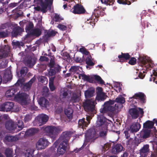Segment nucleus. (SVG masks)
Wrapping results in <instances>:
<instances>
[{
    "instance_id": "obj_1",
    "label": "nucleus",
    "mask_w": 157,
    "mask_h": 157,
    "mask_svg": "<svg viewBox=\"0 0 157 157\" xmlns=\"http://www.w3.org/2000/svg\"><path fill=\"white\" fill-rule=\"evenodd\" d=\"M107 119L103 115H98L96 122V126L101 130L99 133L100 137L103 138H106L107 131Z\"/></svg>"
},
{
    "instance_id": "obj_2",
    "label": "nucleus",
    "mask_w": 157,
    "mask_h": 157,
    "mask_svg": "<svg viewBox=\"0 0 157 157\" xmlns=\"http://www.w3.org/2000/svg\"><path fill=\"white\" fill-rule=\"evenodd\" d=\"M53 1H34V3L36 4V6L34 7L35 10L40 11L43 13L47 11V8L51 9Z\"/></svg>"
},
{
    "instance_id": "obj_3",
    "label": "nucleus",
    "mask_w": 157,
    "mask_h": 157,
    "mask_svg": "<svg viewBox=\"0 0 157 157\" xmlns=\"http://www.w3.org/2000/svg\"><path fill=\"white\" fill-rule=\"evenodd\" d=\"M62 128L60 126L55 127L53 126H48L44 127V130L46 134L52 138L55 137L56 135L63 131Z\"/></svg>"
},
{
    "instance_id": "obj_4",
    "label": "nucleus",
    "mask_w": 157,
    "mask_h": 157,
    "mask_svg": "<svg viewBox=\"0 0 157 157\" xmlns=\"http://www.w3.org/2000/svg\"><path fill=\"white\" fill-rule=\"evenodd\" d=\"M96 133L95 130L93 129L88 130L87 132L85 134V139L84 143L81 147L74 150L75 153L78 152L82 150V148L86 146L88 143L90 142V140L94 138H96Z\"/></svg>"
},
{
    "instance_id": "obj_5",
    "label": "nucleus",
    "mask_w": 157,
    "mask_h": 157,
    "mask_svg": "<svg viewBox=\"0 0 157 157\" xmlns=\"http://www.w3.org/2000/svg\"><path fill=\"white\" fill-rule=\"evenodd\" d=\"M95 102L92 99L86 100L83 103L84 109L89 113L94 112L95 110Z\"/></svg>"
},
{
    "instance_id": "obj_6",
    "label": "nucleus",
    "mask_w": 157,
    "mask_h": 157,
    "mask_svg": "<svg viewBox=\"0 0 157 157\" xmlns=\"http://www.w3.org/2000/svg\"><path fill=\"white\" fill-rule=\"evenodd\" d=\"M72 133V132L70 131H67L63 132L61 134L59 139L56 140L54 144L55 147H56V146L59 144V140H63L62 141L66 142L67 144H68V140L70 139V137Z\"/></svg>"
},
{
    "instance_id": "obj_7",
    "label": "nucleus",
    "mask_w": 157,
    "mask_h": 157,
    "mask_svg": "<svg viewBox=\"0 0 157 157\" xmlns=\"http://www.w3.org/2000/svg\"><path fill=\"white\" fill-rule=\"evenodd\" d=\"M129 113L133 119L137 118L139 116V113L142 115L144 114L143 109L140 107L131 108L129 109Z\"/></svg>"
},
{
    "instance_id": "obj_8",
    "label": "nucleus",
    "mask_w": 157,
    "mask_h": 157,
    "mask_svg": "<svg viewBox=\"0 0 157 157\" xmlns=\"http://www.w3.org/2000/svg\"><path fill=\"white\" fill-rule=\"evenodd\" d=\"M71 11L75 14H81L85 13L86 11L83 6L77 3L71 10Z\"/></svg>"
},
{
    "instance_id": "obj_9",
    "label": "nucleus",
    "mask_w": 157,
    "mask_h": 157,
    "mask_svg": "<svg viewBox=\"0 0 157 157\" xmlns=\"http://www.w3.org/2000/svg\"><path fill=\"white\" fill-rule=\"evenodd\" d=\"M49 144V142L47 139L44 138H40L37 142L36 147L38 150H41L45 149Z\"/></svg>"
},
{
    "instance_id": "obj_10",
    "label": "nucleus",
    "mask_w": 157,
    "mask_h": 157,
    "mask_svg": "<svg viewBox=\"0 0 157 157\" xmlns=\"http://www.w3.org/2000/svg\"><path fill=\"white\" fill-rule=\"evenodd\" d=\"M14 106L13 102L10 101L6 102L0 106V111L9 112L12 109Z\"/></svg>"
},
{
    "instance_id": "obj_11",
    "label": "nucleus",
    "mask_w": 157,
    "mask_h": 157,
    "mask_svg": "<svg viewBox=\"0 0 157 157\" xmlns=\"http://www.w3.org/2000/svg\"><path fill=\"white\" fill-rule=\"evenodd\" d=\"M115 102L117 103L115 104L114 107L116 110L119 109H121L123 107V104L125 103V99L123 97H122L121 96H120L116 98Z\"/></svg>"
},
{
    "instance_id": "obj_12",
    "label": "nucleus",
    "mask_w": 157,
    "mask_h": 157,
    "mask_svg": "<svg viewBox=\"0 0 157 157\" xmlns=\"http://www.w3.org/2000/svg\"><path fill=\"white\" fill-rule=\"evenodd\" d=\"M7 54L0 52V69H4L7 66L8 61L5 58Z\"/></svg>"
},
{
    "instance_id": "obj_13",
    "label": "nucleus",
    "mask_w": 157,
    "mask_h": 157,
    "mask_svg": "<svg viewBox=\"0 0 157 157\" xmlns=\"http://www.w3.org/2000/svg\"><path fill=\"white\" fill-rule=\"evenodd\" d=\"M132 98L140 100L141 103H145L146 102V97L145 94L142 92H138L135 94Z\"/></svg>"
},
{
    "instance_id": "obj_14",
    "label": "nucleus",
    "mask_w": 157,
    "mask_h": 157,
    "mask_svg": "<svg viewBox=\"0 0 157 157\" xmlns=\"http://www.w3.org/2000/svg\"><path fill=\"white\" fill-rule=\"evenodd\" d=\"M92 117L89 115H87L86 117V120L87 122L85 121V118H83L82 119L79 120L78 122V124L80 127L83 128L84 127H87L90 123V120Z\"/></svg>"
},
{
    "instance_id": "obj_15",
    "label": "nucleus",
    "mask_w": 157,
    "mask_h": 157,
    "mask_svg": "<svg viewBox=\"0 0 157 157\" xmlns=\"http://www.w3.org/2000/svg\"><path fill=\"white\" fill-rule=\"evenodd\" d=\"M123 146L120 144H114L112 146V152L114 154H117L123 150Z\"/></svg>"
},
{
    "instance_id": "obj_16",
    "label": "nucleus",
    "mask_w": 157,
    "mask_h": 157,
    "mask_svg": "<svg viewBox=\"0 0 157 157\" xmlns=\"http://www.w3.org/2000/svg\"><path fill=\"white\" fill-rule=\"evenodd\" d=\"M67 144L66 142L62 141L59 145L57 149V153L59 155L63 154L67 149Z\"/></svg>"
},
{
    "instance_id": "obj_17",
    "label": "nucleus",
    "mask_w": 157,
    "mask_h": 157,
    "mask_svg": "<svg viewBox=\"0 0 157 157\" xmlns=\"http://www.w3.org/2000/svg\"><path fill=\"white\" fill-rule=\"evenodd\" d=\"M103 106L100 109V112L101 113H104L108 112H113L116 111L114 106L108 105L107 104H105V103Z\"/></svg>"
},
{
    "instance_id": "obj_18",
    "label": "nucleus",
    "mask_w": 157,
    "mask_h": 157,
    "mask_svg": "<svg viewBox=\"0 0 157 157\" xmlns=\"http://www.w3.org/2000/svg\"><path fill=\"white\" fill-rule=\"evenodd\" d=\"M104 8L102 9L101 6H98L94 9V14L96 18H98L100 16L102 17L105 14Z\"/></svg>"
},
{
    "instance_id": "obj_19",
    "label": "nucleus",
    "mask_w": 157,
    "mask_h": 157,
    "mask_svg": "<svg viewBox=\"0 0 157 157\" xmlns=\"http://www.w3.org/2000/svg\"><path fill=\"white\" fill-rule=\"evenodd\" d=\"M138 62L140 63L143 66L146 67V68L151 67V65L149 63L148 60L145 57L139 56Z\"/></svg>"
},
{
    "instance_id": "obj_20",
    "label": "nucleus",
    "mask_w": 157,
    "mask_h": 157,
    "mask_svg": "<svg viewBox=\"0 0 157 157\" xmlns=\"http://www.w3.org/2000/svg\"><path fill=\"white\" fill-rule=\"evenodd\" d=\"M121 62H127L130 59L131 56L128 53H123L121 52V54L118 55V56Z\"/></svg>"
},
{
    "instance_id": "obj_21",
    "label": "nucleus",
    "mask_w": 157,
    "mask_h": 157,
    "mask_svg": "<svg viewBox=\"0 0 157 157\" xmlns=\"http://www.w3.org/2000/svg\"><path fill=\"white\" fill-rule=\"evenodd\" d=\"M5 125L6 129L9 130H14L17 128L16 125L14 122L10 120L7 121Z\"/></svg>"
},
{
    "instance_id": "obj_22",
    "label": "nucleus",
    "mask_w": 157,
    "mask_h": 157,
    "mask_svg": "<svg viewBox=\"0 0 157 157\" xmlns=\"http://www.w3.org/2000/svg\"><path fill=\"white\" fill-rule=\"evenodd\" d=\"M36 118L38 121H41V124L39 125H41L46 123L48 120V117L46 114H41L37 116Z\"/></svg>"
},
{
    "instance_id": "obj_23",
    "label": "nucleus",
    "mask_w": 157,
    "mask_h": 157,
    "mask_svg": "<svg viewBox=\"0 0 157 157\" xmlns=\"http://www.w3.org/2000/svg\"><path fill=\"white\" fill-rule=\"evenodd\" d=\"M141 128V125L138 122L134 123L130 126L129 128L134 134L139 131Z\"/></svg>"
},
{
    "instance_id": "obj_24",
    "label": "nucleus",
    "mask_w": 157,
    "mask_h": 157,
    "mask_svg": "<svg viewBox=\"0 0 157 157\" xmlns=\"http://www.w3.org/2000/svg\"><path fill=\"white\" fill-rule=\"evenodd\" d=\"M38 102L41 107L44 108H46L49 103L48 101L44 97H40L38 100Z\"/></svg>"
},
{
    "instance_id": "obj_25",
    "label": "nucleus",
    "mask_w": 157,
    "mask_h": 157,
    "mask_svg": "<svg viewBox=\"0 0 157 157\" xmlns=\"http://www.w3.org/2000/svg\"><path fill=\"white\" fill-rule=\"evenodd\" d=\"M24 31V29L19 26L15 27L13 29L12 35L13 37H16L18 35H20L21 33Z\"/></svg>"
},
{
    "instance_id": "obj_26",
    "label": "nucleus",
    "mask_w": 157,
    "mask_h": 157,
    "mask_svg": "<svg viewBox=\"0 0 157 157\" xmlns=\"http://www.w3.org/2000/svg\"><path fill=\"white\" fill-rule=\"evenodd\" d=\"M34 27V25L33 22L29 21L28 23L26 25L25 30V32L27 33V36L29 35L30 33H31L33 28Z\"/></svg>"
},
{
    "instance_id": "obj_27",
    "label": "nucleus",
    "mask_w": 157,
    "mask_h": 157,
    "mask_svg": "<svg viewBox=\"0 0 157 157\" xmlns=\"http://www.w3.org/2000/svg\"><path fill=\"white\" fill-rule=\"evenodd\" d=\"M28 97V95L25 93L22 94L19 97L20 99L21 100V103L25 105H26L27 104Z\"/></svg>"
},
{
    "instance_id": "obj_28",
    "label": "nucleus",
    "mask_w": 157,
    "mask_h": 157,
    "mask_svg": "<svg viewBox=\"0 0 157 157\" xmlns=\"http://www.w3.org/2000/svg\"><path fill=\"white\" fill-rule=\"evenodd\" d=\"M17 90L14 88H12L8 90L6 93V96L7 97L10 98L14 95L17 92Z\"/></svg>"
},
{
    "instance_id": "obj_29",
    "label": "nucleus",
    "mask_w": 157,
    "mask_h": 157,
    "mask_svg": "<svg viewBox=\"0 0 157 157\" xmlns=\"http://www.w3.org/2000/svg\"><path fill=\"white\" fill-rule=\"evenodd\" d=\"M29 35L39 37L41 34V31L40 29L38 28H36L33 29Z\"/></svg>"
},
{
    "instance_id": "obj_30",
    "label": "nucleus",
    "mask_w": 157,
    "mask_h": 157,
    "mask_svg": "<svg viewBox=\"0 0 157 157\" xmlns=\"http://www.w3.org/2000/svg\"><path fill=\"white\" fill-rule=\"evenodd\" d=\"M56 32L53 30H46L45 32L44 37L47 39L49 37L54 36L56 35Z\"/></svg>"
},
{
    "instance_id": "obj_31",
    "label": "nucleus",
    "mask_w": 157,
    "mask_h": 157,
    "mask_svg": "<svg viewBox=\"0 0 157 157\" xmlns=\"http://www.w3.org/2000/svg\"><path fill=\"white\" fill-rule=\"evenodd\" d=\"M154 125L153 121L148 120L143 124V127L144 128L151 129Z\"/></svg>"
},
{
    "instance_id": "obj_32",
    "label": "nucleus",
    "mask_w": 157,
    "mask_h": 157,
    "mask_svg": "<svg viewBox=\"0 0 157 157\" xmlns=\"http://www.w3.org/2000/svg\"><path fill=\"white\" fill-rule=\"evenodd\" d=\"M151 130L148 129H144L142 131L140 135L143 138L146 139L149 137L151 134Z\"/></svg>"
},
{
    "instance_id": "obj_33",
    "label": "nucleus",
    "mask_w": 157,
    "mask_h": 157,
    "mask_svg": "<svg viewBox=\"0 0 157 157\" xmlns=\"http://www.w3.org/2000/svg\"><path fill=\"white\" fill-rule=\"evenodd\" d=\"M65 115L69 119H71L72 117L73 110L72 109L70 108L66 109L64 110Z\"/></svg>"
},
{
    "instance_id": "obj_34",
    "label": "nucleus",
    "mask_w": 157,
    "mask_h": 157,
    "mask_svg": "<svg viewBox=\"0 0 157 157\" xmlns=\"http://www.w3.org/2000/svg\"><path fill=\"white\" fill-rule=\"evenodd\" d=\"M38 132L37 129L35 128H32L26 131L25 135L28 136H32L37 133Z\"/></svg>"
},
{
    "instance_id": "obj_35",
    "label": "nucleus",
    "mask_w": 157,
    "mask_h": 157,
    "mask_svg": "<svg viewBox=\"0 0 157 157\" xmlns=\"http://www.w3.org/2000/svg\"><path fill=\"white\" fill-rule=\"evenodd\" d=\"M34 150L31 148L27 149L25 153V157H33Z\"/></svg>"
},
{
    "instance_id": "obj_36",
    "label": "nucleus",
    "mask_w": 157,
    "mask_h": 157,
    "mask_svg": "<svg viewBox=\"0 0 157 157\" xmlns=\"http://www.w3.org/2000/svg\"><path fill=\"white\" fill-rule=\"evenodd\" d=\"M10 52V48L8 45H5L4 46L3 49H0V52L2 53L6 54H7L6 57L8 56V53Z\"/></svg>"
},
{
    "instance_id": "obj_37",
    "label": "nucleus",
    "mask_w": 157,
    "mask_h": 157,
    "mask_svg": "<svg viewBox=\"0 0 157 157\" xmlns=\"http://www.w3.org/2000/svg\"><path fill=\"white\" fill-rule=\"evenodd\" d=\"M5 139L7 141L9 142H13L17 141L18 140L17 136H6Z\"/></svg>"
},
{
    "instance_id": "obj_38",
    "label": "nucleus",
    "mask_w": 157,
    "mask_h": 157,
    "mask_svg": "<svg viewBox=\"0 0 157 157\" xmlns=\"http://www.w3.org/2000/svg\"><path fill=\"white\" fill-rule=\"evenodd\" d=\"M79 98L78 96L76 94H73L71 97V99L70 100V103H76L79 101Z\"/></svg>"
},
{
    "instance_id": "obj_39",
    "label": "nucleus",
    "mask_w": 157,
    "mask_h": 157,
    "mask_svg": "<svg viewBox=\"0 0 157 157\" xmlns=\"http://www.w3.org/2000/svg\"><path fill=\"white\" fill-rule=\"evenodd\" d=\"M124 134L125 138L127 139L129 138L131 134L133 133H132V132L129 127L127 128H126L124 131Z\"/></svg>"
},
{
    "instance_id": "obj_40",
    "label": "nucleus",
    "mask_w": 157,
    "mask_h": 157,
    "mask_svg": "<svg viewBox=\"0 0 157 157\" xmlns=\"http://www.w3.org/2000/svg\"><path fill=\"white\" fill-rule=\"evenodd\" d=\"M25 63L26 65L29 67H33L35 64V63L33 62V59L31 57L28 58Z\"/></svg>"
},
{
    "instance_id": "obj_41",
    "label": "nucleus",
    "mask_w": 157,
    "mask_h": 157,
    "mask_svg": "<svg viewBox=\"0 0 157 157\" xmlns=\"http://www.w3.org/2000/svg\"><path fill=\"white\" fill-rule=\"evenodd\" d=\"M80 75L82 77V79L85 81L90 82H92L93 80L91 78H90L89 75H87L84 74H81Z\"/></svg>"
},
{
    "instance_id": "obj_42",
    "label": "nucleus",
    "mask_w": 157,
    "mask_h": 157,
    "mask_svg": "<svg viewBox=\"0 0 157 157\" xmlns=\"http://www.w3.org/2000/svg\"><path fill=\"white\" fill-rule=\"evenodd\" d=\"M94 91V90H86L85 92V95L86 98H90L93 97Z\"/></svg>"
},
{
    "instance_id": "obj_43",
    "label": "nucleus",
    "mask_w": 157,
    "mask_h": 157,
    "mask_svg": "<svg viewBox=\"0 0 157 157\" xmlns=\"http://www.w3.org/2000/svg\"><path fill=\"white\" fill-rule=\"evenodd\" d=\"M91 57H88L86 60V63L88 66H86V67L88 68L89 66H93L94 64L95 63L93 62L91 59Z\"/></svg>"
},
{
    "instance_id": "obj_44",
    "label": "nucleus",
    "mask_w": 157,
    "mask_h": 157,
    "mask_svg": "<svg viewBox=\"0 0 157 157\" xmlns=\"http://www.w3.org/2000/svg\"><path fill=\"white\" fill-rule=\"evenodd\" d=\"M106 98V96L103 93L97 95L96 99L98 101H103Z\"/></svg>"
},
{
    "instance_id": "obj_45",
    "label": "nucleus",
    "mask_w": 157,
    "mask_h": 157,
    "mask_svg": "<svg viewBox=\"0 0 157 157\" xmlns=\"http://www.w3.org/2000/svg\"><path fill=\"white\" fill-rule=\"evenodd\" d=\"M13 152L12 149L8 148L5 150V155L6 157H13Z\"/></svg>"
},
{
    "instance_id": "obj_46",
    "label": "nucleus",
    "mask_w": 157,
    "mask_h": 157,
    "mask_svg": "<svg viewBox=\"0 0 157 157\" xmlns=\"http://www.w3.org/2000/svg\"><path fill=\"white\" fill-rule=\"evenodd\" d=\"M149 151V145L148 144L144 145L140 150V153H147Z\"/></svg>"
},
{
    "instance_id": "obj_47",
    "label": "nucleus",
    "mask_w": 157,
    "mask_h": 157,
    "mask_svg": "<svg viewBox=\"0 0 157 157\" xmlns=\"http://www.w3.org/2000/svg\"><path fill=\"white\" fill-rule=\"evenodd\" d=\"M16 125L17 126L18 130L19 131L21 130L24 127V123L22 121H18Z\"/></svg>"
},
{
    "instance_id": "obj_48",
    "label": "nucleus",
    "mask_w": 157,
    "mask_h": 157,
    "mask_svg": "<svg viewBox=\"0 0 157 157\" xmlns=\"http://www.w3.org/2000/svg\"><path fill=\"white\" fill-rule=\"evenodd\" d=\"M8 31L7 29H6L5 31H0V38H4L8 36Z\"/></svg>"
},
{
    "instance_id": "obj_49",
    "label": "nucleus",
    "mask_w": 157,
    "mask_h": 157,
    "mask_svg": "<svg viewBox=\"0 0 157 157\" xmlns=\"http://www.w3.org/2000/svg\"><path fill=\"white\" fill-rule=\"evenodd\" d=\"M32 114H27L25 116L24 121L25 122H27L30 121L32 118Z\"/></svg>"
},
{
    "instance_id": "obj_50",
    "label": "nucleus",
    "mask_w": 157,
    "mask_h": 157,
    "mask_svg": "<svg viewBox=\"0 0 157 157\" xmlns=\"http://www.w3.org/2000/svg\"><path fill=\"white\" fill-rule=\"evenodd\" d=\"M95 79L99 82L100 84H104L105 83V82L99 76L97 75H95L94 76Z\"/></svg>"
},
{
    "instance_id": "obj_51",
    "label": "nucleus",
    "mask_w": 157,
    "mask_h": 157,
    "mask_svg": "<svg viewBox=\"0 0 157 157\" xmlns=\"http://www.w3.org/2000/svg\"><path fill=\"white\" fill-rule=\"evenodd\" d=\"M101 3L104 4L106 6L112 5L114 2V1H100Z\"/></svg>"
},
{
    "instance_id": "obj_52",
    "label": "nucleus",
    "mask_w": 157,
    "mask_h": 157,
    "mask_svg": "<svg viewBox=\"0 0 157 157\" xmlns=\"http://www.w3.org/2000/svg\"><path fill=\"white\" fill-rule=\"evenodd\" d=\"M55 21L56 22H60L63 20V18L60 17L59 15L57 13H55L54 17Z\"/></svg>"
},
{
    "instance_id": "obj_53",
    "label": "nucleus",
    "mask_w": 157,
    "mask_h": 157,
    "mask_svg": "<svg viewBox=\"0 0 157 157\" xmlns=\"http://www.w3.org/2000/svg\"><path fill=\"white\" fill-rule=\"evenodd\" d=\"M54 57H52L51 58V59H50V62L49 63L48 66L50 68H53L56 65L55 64V62L54 60Z\"/></svg>"
},
{
    "instance_id": "obj_54",
    "label": "nucleus",
    "mask_w": 157,
    "mask_h": 157,
    "mask_svg": "<svg viewBox=\"0 0 157 157\" xmlns=\"http://www.w3.org/2000/svg\"><path fill=\"white\" fill-rule=\"evenodd\" d=\"M79 51L86 55H88L90 53V52L87 51L85 48H80L79 49Z\"/></svg>"
},
{
    "instance_id": "obj_55",
    "label": "nucleus",
    "mask_w": 157,
    "mask_h": 157,
    "mask_svg": "<svg viewBox=\"0 0 157 157\" xmlns=\"http://www.w3.org/2000/svg\"><path fill=\"white\" fill-rule=\"evenodd\" d=\"M129 61H128V63L131 65H134L136 63V59L134 57H130Z\"/></svg>"
},
{
    "instance_id": "obj_56",
    "label": "nucleus",
    "mask_w": 157,
    "mask_h": 157,
    "mask_svg": "<svg viewBox=\"0 0 157 157\" xmlns=\"http://www.w3.org/2000/svg\"><path fill=\"white\" fill-rule=\"evenodd\" d=\"M59 29L63 31L67 30V27L66 26L63 25L61 24H59L57 26Z\"/></svg>"
},
{
    "instance_id": "obj_57",
    "label": "nucleus",
    "mask_w": 157,
    "mask_h": 157,
    "mask_svg": "<svg viewBox=\"0 0 157 157\" xmlns=\"http://www.w3.org/2000/svg\"><path fill=\"white\" fill-rule=\"evenodd\" d=\"M24 82V80L23 78L20 79H18L17 82L15 84V85L16 86H19L20 85H22Z\"/></svg>"
},
{
    "instance_id": "obj_58",
    "label": "nucleus",
    "mask_w": 157,
    "mask_h": 157,
    "mask_svg": "<svg viewBox=\"0 0 157 157\" xmlns=\"http://www.w3.org/2000/svg\"><path fill=\"white\" fill-rule=\"evenodd\" d=\"M53 69H54L56 73L59 72L61 71V67L58 64L55 65Z\"/></svg>"
},
{
    "instance_id": "obj_59",
    "label": "nucleus",
    "mask_w": 157,
    "mask_h": 157,
    "mask_svg": "<svg viewBox=\"0 0 157 157\" xmlns=\"http://www.w3.org/2000/svg\"><path fill=\"white\" fill-rule=\"evenodd\" d=\"M117 2L119 4L124 5L127 4L129 5L131 4V2H130V1H117Z\"/></svg>"
},
{
    "instance_id": "obj_60",
    "label": "nucleus",
    "mask_w": 157,
    "mask_h": 157,
    "mask_svg": "<svg viewBox=\"0 0 157 157\" xmlns=\"http://www.w3.org/2000/svg\"><path fill=\"white\" fill-rule=\"evenodd\" d=\"M28 72V68L26 67H23L20 71V73L21 75H24L25 73H27Z\"/></svg>"
},
{
    "instance_id": "obj_61",
    "label": "nucleus",
    "mask_w": 157,
    "mask_h": 157,
    "mask_svg": "<svg viewBox=\"0 0 157 157\" xmlns=\"http://www.w3.org/2000/svg\"><path fill=\"white\" fill-rule=\"evenodd\" d=\"M79 69V66H72L71 67L70 70L71 72H75L78 71Z\"/></svg>"
},
{
    "instance_id": "obj_62",
    "label": "nucleus",
    "mask_w": 157,
    "mask_h": 157,
    "mask_svg": "<svg viewBox=\"0 0 157 157\" xmlns=\"http://www.w3.org/2000/svg\"><path fill=\"white\" fill-rule=\"evenodd\" d=\"M56 74V73L54 69H53V68H49V71L48 72L49 75L51 76H54Z\"/></svg>"
},
{
    "instance_id": "obj_63",
    "label": "nucleus",
    "mask_w": 157,
    "mask_h": 157,
    "mask_svg": "<svg viewBox=\"0 0 157 157\" xmlns=\"http://www.w3.org/2000/svg\"><path fill=\"white\" fill-rule=\"evenodd\" d=\"M86 23L90 24V25L93 27L95 25V23L94 22V20L91 19V20H87V21L85 22Z\"/></svg>"
},
{
    "instance_id": "obj_64",
    "label": "nucleus",
    "mask_w": 157,
    "mask_h": 157,
    "mask_svg": "<svg viewBox=\"0 0 157 157\" xmlns=\"http://www.w3.org/2000/svg\"><path fill=\"white\" fill-rule=\"evenodd\" d=\"M63 111V109L61 106L58 107L55 110V112L57 114L60 113Z\"/></svg>"
}]
</instances>
